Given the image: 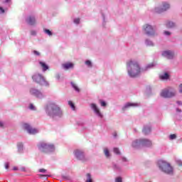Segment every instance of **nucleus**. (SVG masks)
<instances>
[{"label": "nucleus", "instance_id": "nucleus-1", "mask_svg": "<svg viewBox=\"0 0 182 182\" xmlns=\"http://www.w3.org/2000/svg\"><path fill=\"white\" fill-rule=\"evenodd\" d=\"M155 64L151 63L148 65L145 68H140V65L136 60H130L127 63V69L130 77H136L139 76L142 72H146V70H149V69H151V68H154Z\"/></svg>", "mask_w": 182, "mask_h": 182}, {"label": "nucleus", "instance_id": "nucleus-2", "mask_svg": "<svg viewBox=\"0 0 182 182\" xmlns=\"http://www.w3.org/2000/svg\"><path fill=\"white\" fill-rule=\"evenodd\" d=\"M46 113L50 117H55V116L60 117V116H62V110L60 109V107L55 103H51L47 106Z\"/></svg>", "mask_w": 182, "mask_h": 182}, {"label": "nucleus", "instance_id": "nucleus-3", "mask_svg": "<svg viewBox=\"0 0 182 182\" xmlns=\"http://www.w3.org/2000/svg\"><path fill=\"white\" fill-rule=\"evenodd\" d=\"M158 166L160 170L163 171L164 173H166V174H173V167H171L170 164L166 162V161H159Z\"/></svg>", "mask_w": 182, "mask_h": 182}, {"label": "nucleus", "instance_id": "nucleus-4", "mask_svg": "<svg viewBox=\"0 0 182 182\" xmlns=\"http://www.w3.org/2000/svg\"><path fill=\"white\" fill-rule=\"evenodd\" d=\"M150 147L151 146V141L149 139H136L132 142V147L139 149V147Z\"/></svg>", "mask_w": 182, "mask_h": 182}, {"label": "nucleus", "instance_id": "nucleus-5", "mask_svg": "<svg viewBox=\"0 0 182 182\" xmlns=\"http://www.w3.org/2000/svg\"><path fill=\"white\" fill-rule=\"evenodd\" d=\"M176 90L173 87H167L161 90L160 95L165 99L174 97L176 96Z\"/></svg>", "mask_w": 182, "mask_h": 182}, {"label": "nucleus", "instance_id": "nucleus-6", "mask_svg": "<svg viewBox=\"0 0 182 182\" xmlns=\"http://www.w3.org/2000/svg\"><path fill=\"white\" fill-rule=\"evenodd\" d=\"M38 149L40 151H43V153H50L52 151H55V146L48 144L45 142L40 143L38 145Z\"/></svg>", "mask_w": 182, "mask_h": 182}, {"label": "nucleus", "instance_id": "nucleus-7", "mask_svg": "<svg viewBox=\"0 0 182 182\" xmlns=\"http://www.w3.org/2000/svg\"><path fill=\"white\" fill-rule=\"evenodd\" d=\"M33 80L34 82H36L37 83H39L40 85H42L43 86H49V83L46 80H45V77L42 76L40 74L34 75L33 76Z\"/></svg>", "mask_w": 182, "mask_h": 182}, {"label": "nucleus", "instance_id": "nucleus-8", "mask_svg": "<svg viewBox=\"0 0 182 182\" xmlns=\"http://www.w3.org/2000/svg\"><path fill=\"white\" fill-rule=\"evenodd\" d=\"M144 31L146 35H148L149 36H153V35L155 33L154 28L149 24L144 26Z\"/></svg>", "mask_w": 182, "mask_h": 182}, {"label": "nucleus", "instance_id": "nucleus-9", "mask_svg": "<svg viewBox=\"0 0 182 182\" xmlns=\"http://www.w3.org/2000/svg\"><path fill=\"white\" fill-rule=\"evenodd\" d=\"M167 9H170V4L168 3H163L161 8H155V12H156V14H161V12H164V11H167Z\"/></svg>", "mask_w": 182, "mask_h": 182}, {"label": "nucleus", "instance_id": "nucleus-10", "mask_svg": "<svg viewBox=\"0 0 182 182\" xmlns=\"http://www.w3.org/2000/svg\"><path fill=\"white\" fill-rule=\"evenodd\" d=\"M23 127L28 132L29 134H36V133L39 132L37 129L31 127V126H29L28 124H23Z\"/></svg>", "mask_w": 182, "mask_h": 182}, {"label": "nucleus", "instance_id": "nucleus-11", "mask_svg": "<svg viewBox=\"0 0 182 182\" xmlns=\"http://www.w3.org/2000/svg\"><path fill=\"white\" fill-rule=\"evenodd\" d=\"M30 93H31V95L36 96V97H38V99H42V98L45 97V95H43L42 92H41L39 90H38L35 88H31L30 90Z\"/></svg>", "mask_w": 182, "mask_h": 182}, {"label": "nucleus", "instance_id": "nucleus-12", "mask_svg": "<svg viewBox=\"0 0 182 182\" xmlns=\"http://www.w3.org/2000/svg\"><path fill=\"white\" fill-rule=\"evenodd\" d=\"M90 107L95 113V114L98 116V117H103V114H102V112H100V109H99V107H97V105H96V104H90Z\"/></svg>", "mask_w": 182, "mask_h": 182}, {"label": "nucleus", "instance_id": "nucleus-13", "mask_svg": "<svg viewBox=\"0 0 182 182\" xmlns=\"http://www.w3.org/2000/svg\"><path fill=\"white\" fill-rule=\"evenodd\" d=\"M162 56L167 59H173L174 58V53L171 50H165L162 52Z\"/></svg>", "mask_w": 182, "mask_h": 182}, {"label": "nucleus", "instance_id": "nucleus-14", "mask_svg": "<svg viewBox=\"0 0 182 182\" xmlns=\"http://www.w3.org/2000/svg\"><path fill=\"white\" fill-rule=\"evenodd\" d=\"M75 157L78 159V160H85V154L81 150L77 149L75 151Z\"/></svg>", "mask_w": 182, "mask_h": 182}, {"label": "nucleus", "instance_id": "nucleus-15", "mask_svg": "<svg viewBox=\"0 0 182 182\" xmlns=\"http://www.w3.org/2000/svg\"><path fill=\"white\" fill-rule=\"evenodd\" d=\"M26 22L28 23V25H34L36 21H35V17L34 16H28L26 18Z\"/></svg>", "mask_w": 182, "mask_h": 182}, {"label": "nucleus", "instance_id": "nucleus-16", "mask_svg": "<svg viewBox=\"0 0 182 182\" xmlns=\"http://www.w3.org/2000/svg\"><path fill=\"white\" fill-rule=\"evenodd\" d=\"M41 67L43 69V72H46V70H48V69H49V66H48V65H46V63L40 61L39 62Z\"/></svg>", "mask_w": 182, "mask_h": 182}, {"label": "nucleus", "instance_id": "nucleus-17", "mask_svg": "<svg viewBox=\"0 0 182 182\" xmlns=\"http://www.w3.org/2000/svg\"><path fill=\"white\" fill-rule=\"evenodd\" d=\"M137 106H140V105L138 104V103H130V102H129V103H127L125 105L124 109H127V107H137Z\"/></svg>", "mask_w": 182, "mask_h": 182}, {"label": "nucleus", "instance_id": "nucleus-18", "mask_svg": "<svg viewBox=\"0 0 182 182\" xmlns=\"http://www.w3.org/2000/svg\"><path fill=\"white\" fill-rule=\"evenodd\" d=\"M159 77L161 80H167V79L170 77V75H168L167 73H165L162 75H160Z\"/></svg>", "mask_w": 182, "mask_h": 182}, {"label": "nucleus", "instance_id": "nucleus-19", "mask_svg": "<svg viewBox=\"0 0 182 182\" xmlns=\"http://www.w3.org/2000/svg\"><path fill=\"white\" fill-rule=\"evenodd\" d=\"M151 132V128L150 126H146L144 127L143 133L144 134H149Z\"/></svg>", "mask_w": 182, "mask_h": 182}, {"label": "nucleus", "instance_id": "nucleus-20", "mask_svg": "<svg viewBox=\"0 0 182 182\" xmlns=\"http://www.w3.org/2000/svg\"><path fill=\"white\" fill-rule=\"evenodd\" d=\"M63 68H64V69H70V68H73V63H66L65 64H63Z\"/></svg>", "mask_w": 182, "mask_h": 182}, {"label": "nucleus", "instance_id": "nucleus-21", "mask_svg": "<svg viewBox=\"0 0 182 182\" xmlns=\"http://www.w3.org/2000/svg\"><path fill=\"white\" fill-rule=\"evenodd\" d=\"M174 26H176V23L172 21H168L166 23V28H174Z\"/></svg>", "mask_w": 182, "mask_h": 182}, {"label": "nucleus", "instance_id": "nucleus-22", "mask_svg": "<svg viewBox=\"0 0 182 182\" xmlns=\"http://www.w3.org/2000/svg\"><path fill=\"white\" fill-rule=\"evenodd\" d=\"M23 150V144L22 143L18 144V151L19 153H22V151Z\"/></svg>", "mask_w": 182, "mask_h": 182}, {"label": "nucleus", "instance_id": "nucleus-23", "mask_svg": "<svg viewBox=\"0 0 182 182\" xmlns=\"http://www.w3.org/2000/svg\"><path fill=\"white\" fill-rule=\"evenodd\" d=\"M145 43L147 46H154V43L150 40H146Z\"/></svg>", "mask_w": 182, "mask_h": 182}, {"label": "nucleus", "instance_id": "nucleus-24", "mask_svg": "<svg viewBox=\"0 0 182 182\" xmlns=\"http://www.w3.org/2000/svg\"><path fill=\"white\" fill-rule=\"evenodd\" d=\"M104 153H105L106 157H110V153L109 152V149H107V148H105L104 149Z\"/></svg>", "mask_w": 182, "mask_h": 182}, {"label": "nucleus", "instance_id": "nucleus-25", "mask_svg": "<svg viewBox=\"0 0 182 182\" xmlns=\"http://www.w3.org/2000/svg\"><path fill=\"white\" fill-rule=\"evenodd\" d=\"M85 182H92V176H90V173L87 174V180Z\"/></svg>", "mask_w": 182, "mask_h": 182}, {"label": "nucleus", "instance_id": "nucleus-26", "mask_svg": "<svg viewBox=\"0 0 182 182\" xmlns=\"http://www.w3.org/2000/svg\"><path fill=\"white\" fill-rule=\"evenodd\" d=\"M71 85L73 86V87H74L75 90H76V92H80V90L79 89V87H77L76 86V85L73 82H71Z\"/></svg>", "mask_w": 182, "mask_h": 182}, {"label": "nucleus", "instance_id": "nucleus-27", "mask_svg": "<svg viewBox=\"0 0 182 182\" xmlns=\"http://www.w3.org/2000/svg\"><path fill=\"white\" fill-rule=\"evenodd\" d=\"M44 32H45V33L48 35V36H52V31H50V30L44 29Z\"/></svg>", "mask_w": 182, "mask_h": 182}, {"label": "nucleus", "instance_id": "nucleus-28", "mask_svg": "<svg viewBox=\"0 0 182 182\" xmlns=\"http://www.w3.org/2000/svg\"><path fill=\"white\" fill-rule=\"evenodd\" d=\"M170 140H175V139H177V135L172 134L169 136Z\"/></svg>", "mask_w": 182, "mask_h": 182}, {"label": "nucleus", "instance_id": "nucleus-29", "mask_svg": "<svg viewBox=\"0 0 182 182\" xmlns=\"http://www.w3.org/2000/svg\"><path fill=\"white\" fill-rule=\"evenodd\" d=\"M68 105H69V106H70V107L73 109V110H75V104H73V102L70 101V102H68Z\"/></svg>", "mask_w": 182, "mask_h": 182}, {"label": "nucleus", "instance_id": "nucleus-30", "mask_svg": "<svg viewBox=\"0 0 182 182\" xmlns=\"http://www.w3.org/2000/svg\"><path fill=\"white\" fill-rule=\"evenodd\" d=\"M100 102L102 107H106V102L105 101L100 100Z\"/></svg>", "mask_w": 182, "mask_h": 182}, {"label": "nucleus", "instance_id": "nucleus-31", "mask_svg": "<svg viewBox=\"0 0 182 182\" xmlns=\"http://www.w3.org/2000/svg\"><path fill=\"white\" fill-rule=\"evenodd\" d=\"M114 153L115 154H120V151L117 148H114Z\"/></svg>", "mask_w": 182, "mask_h": 182}, {"label": "nucleus", "instance_id": "nucleus-32", "mask_svg": "<svg viewBox=\"0 0 182 182\" xmlns=\"http://www.w3.org/2000/svg\"><path fill=\"white\" fill-rule=\"evenodd\" d=\"M85 64L87 65V66H89V67L92 66V62H90V60H87L85 62Z\"/></svg>", "mask_w": 182, "mask_h": 182}, {"label": "nucleus", "instance_id": "nucleus-33", "mask_svg": "<svg viewBox=\"0 0 182 182\" xmlns=\"http://www.w3.org/2000/svg\"><path fill=\"white\" fill-rule=\"evenodd\" d=\"M122 177H117L115 179V182H122Z\"/></svg>", "mask_w": 182, "mask_h": 182}, {"label": "nucleus", "instance_id": "nucleus-34", "mask_svg": "<svg viewBox=\"0 0 182 182\" xmlns=\"http://www.w3.org/2000/svg\"><path fill=\"white\" fill-rule=\"evenodd\" d=\"M29 109L31 110H35V106H33V105H32V104H30Z\"/></svg>", "mask_w": 182, "mask_h": 182}, {"label": "nucleus", "instance_id": "nucleus-35", "mask_svg": "<svg viewBox=\"0 0 182 182\" xmlns=\"http://www.w3.org/2000/svg\"><path fill=\"white\" fill-rule=\"evenodd\" d=\"M39 173H46V169L45 168H41L38 170Z\"/></svg>", "mask_w": 182, "mask_h": 182}, {"label": "nucleus", "instance_id": "nucleus-36", "mask_svg": "<svg viewBox=\"0 0 182 182\" xmlns=\"http://www.w3.org/2000/svg\"><path fill=\"white\" fill-rule=\"evenodd\" d=\"M79 22H80V18H75V19H74V23H79Z\"/></svg>", "mask_w": 182, "mask_h": 182}, {"label": "nucleus", "instance_id": "nucleus-37", "mask_svg": "<svg viewBox=\"0 0 182 182\" xmlns=\"http://www.w3.org/2000/svg\"><path fill=\"white\" fill-rule=\"evenodd\" d=\"M179 93H182V83L178 87Z\"/></svg>", "mask_w": 182, "mask_h": 182}, {"label": "nucleus", "instance_id": "nucleus-38", "mask_svg": "<svg viewBox=\"0 0 182 182\" xmlns=\"http://www.w3.org/2000/svg\"><path fill=\"white\" fill-rule=\"evenodd\" d=\"M176 163H177V164H178V166H182V161H181V160H178V161H176Z\"/></svg>", "mask_w": 182, "mask_h": 182}, {"label": "nucleus", "instance_id": "nucleus-39", "mask_svg": "<svg viewBox=\"0 0 182 182\" xmlns=\"http://www.w3.org/2000/svg\"><path fill=\"white\" fill-rule=\"evenodd\" d=\"M4 12H5V10L0 6V14H4Z\"/></svg>", "mask_w": 182, "mask_h": 182}, {"label": "nucleus", "instance_id": "nucleus-40", "mask_svg": "<svg viewBox=\"0 0 182 182\" xmlns=\"http://www.w3.org/2000/svg\"><path fill=\"white\" fill-rule=\"evenodd\" d=\"M31 34L33 36H35V35H36V31H31Z\"/></svg>", "mask_w": 182, "mask_h": 182}, {"label": "nucleus", "instance_id": "nucleus-41", "mask_svg": "<svg viewBox=\"0 0 182 182\" xmlns=\"http://www.w3.org/2000/svg\"><path fill=\"white\" fill-rule=\"evenodd\" d=\"M164 35H166V36H168L171 35V33L169 31H165Z\"/></svg>", "mask_w": 182, "mask_h": 182}, {"label": "nucleus", "instance_id": "nucleus-42", "mask_svg": "<svg viewBox=\"0 0 182 182\" xmlns=\"http://www.w3.org/2000/svg\"><path fill=\"white\" fill-rule=\"evenodd\" d=\"M33 53H34V55H36L37 56H39V55H40L39 52H38L36 50H34Z\"/></svg>", "mask_w": 182, "mask_h": 182}, {"label": "nucleus", "instance_id": "nucleus-43", "mask_svg": "<svg viewBox=\"0 0 182 182\" xmlns=\"http://www.w3.org/2000/svg\"><path fill=\"white\" fill-rule=\"evenodd\" d=\"M39 177H49V175H42V174H40Z\"/></svg>", "mask_w": 182, "mask_h": 182}, {"label": "nucleus", "instance_id": "nucleus-44", "mask_svg": "<svg viewBox=\"0 0 182 182\" xmlns=\"http://www.w3.org/2000/svg\"><path fill=\"white\" fill-rule=\"evenodd\" d=\"M177 104H178L179 106H181V105H182V102H181V101H177Z\"/></svg>", "mask_w": 182, "mask_h": 182}, {"label": "nucleus", "instance_id": "nucleus-45", "mask_svg": "<svg viewBox=\"0 0 182 182\" xmlns=\"http://www.w3.org/2000/svg\"><path fill=\"white\" fill-rule=\"evenodd\" d=\"M0 127H4V122H0Z\"/></svg>", "mask_w": 182, "mask_h": 182}, {"label": "nucleus", "instance_id": "nucleus-46", "mask_svg": "<svg viewBox=\"0 0 182 182\" xmlns=\"http://www.w3.org/2000/svg\"><path fill=\"white\" fill-rule=\"evenodd\" d=\"M4 2H6V4L11 2V0H4Z\"/></svg>", "mask_w": 182, "mask_h": 182}, {"label": "nucleus", "instance_id": "nucleus-47", "mask_svg": "<svg viewBox=\"0 0 182 182\" xmlns=\"http://www.w3.org/2000/svg\"><path fill=\"white\" fill-rule=\"evenodd\" d=\"M122 161H127V159L126 158H122Z\"/></svg>", "mask_w": 182, "mask_h": 182}, {"label": "nucleus", "instance_id": "nucleus-48", "mask_svg": "<svg viewBox=\"0 0 182 182\" xmlns=\"http://www.w3.org/2000/svg\"><path fill=\"white\" fill-rule=\"evenodd\" d=\"M6 169L9 168V165L8 164H6Z\"/></svg>", "mask_w": 182, "mask_h": 182}, {"label": "nucleus", "instance_id": "nucleus-49", "mask_svg": "<svg viewBox=\"0 0 182 182\" xmlns=\"http://www.w3.org/2000/svg\"><path fill=\"white\" fill-rule=\"evenodd\" d=\"M176 112H181V109L177 108V109H176Z\"/></svg>", "mask_w": 182, "mask_h": 182}, {"label": "nucleus", "instance_id": "nucleus-50", "mask_svg": "<svg viewBox=\"0 0 182 182\" xmlns=\"http://www.w3.org/2000/svg\"><path fill=\"white\" fill-rule=\"evenodd\" d=\"M21 171H26V170L25 169V168H22Z\"/></svg>", "mask_w": 182, "mask_h": 182}, {"label": "nucleus", "instance_id": "nucleus-51", "mask_svg": "<svg viewBox=\"0 0 182 182\" xmlns=\"http://www.w3.org/2000/svg\"><path fill=\"white\" fill-rule=\"evenodd\" d=\"M13 170H14V171L18 170V167H14V168H13Z\"/></svg>", "mask_w": 182, "mask_h": 182}]
</instances>
